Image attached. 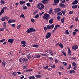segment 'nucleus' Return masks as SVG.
Wrapping results in <instances>:
<instances>
[{"instance_id":"obj_19","label":"nucleus","mask_w":79,"mask_h":79,"mask_svg":"<svg viewBox=\"0 0 79 79\" xmlns=\"http://www.w3.org/2000/svg\"><path fill=\"white\" fill-rule=\"evenodd\" d=\"M28 78L29 79H35V77L34 76L28 77Z\"/></svg>"},{"instance_id":"obj_39","label":"nucleus","mask_w":79,"mask_h":79,"mask_svg":"<svg viewBox=\"0 0 79 79\" xmlns=\"http://www.w3.org/2000/svg\"><path fill=\"white\" fill-rule=\"evenodd\" d=\"M72 65L73 66H76V63L75 62H73L72 63Z\"/></svg>"},{"instance_id":"obj_56","label":"nucleus","mask_w":79,"mask_h":79,"mask_svg":"<svg viewBox=\"0 0 79 79\" xmlns=\"http://www.w3.org/2000/svg\"><path fill=\"white\" fill-rule=\"evenodd\" d=\"M57 27L56 25H55L54 27V30H55V31H56V30L57 29Z\"/></svg>"},{"instance_id":"obj_12","label":"nucleus","mask_w":79,"mask_h":79,"mask_svg":"<svg viewBox=\"0 0 79 79\" xmlns=\"http://www.w3.org/2000/svg\"><path fill=\"white\" fill-rule=\"evenodd\" d=\"M19 3L21 5H22L24 4V3H26V2L23 0L19 2Z\"/></svg>"},{"instance_id":"obj_5","label":"nucleus","mask_w":79,"mask_h":79,"mask_svg":"<svg viewBox=\"0 0 79 79\" xmlns=\"http://www.w3.org/2000/svg\"><path fill=\"white\" fill-rule=\"evenodd\" d=\"M6 22H5L3 23V27L4 28H2L0 29V31H4V29H6Z\"/></svg>"},{"instance_id":"obj_13","label":"nucleus","mask_w":79,"mask_h":79,"mask_svg":"<svg viewBox=\"0 0 79 79\" xmlns=\"http://www.w3.org/2000/svg\"><path fill=\"white\" fill-rule=\"evenodd\" d=\"M77 3H78V1L76 0L74 1L72 3L73 5H76V4H77Z\"/></svg>"},{"instance_id":"obj_1","label":"nucleus","mask_w":79,"mask_h":79,"mask_svg":"<svg viewBox=\"0 0 79 79\" xmlns=\"http://www.w3.org/2000/svg\"><path fill=\"white\" fill-rule=\"evenodd\" d=\"M37 8L40 10H42L45 8V6L42 3H39L37 5Z\"/></svg>"},{"instance_id":"obj_2","label":"nucleus","mask_w":79,"mask_h":79,"mask_svg":"<svg viewBox=\"0 0 79 79\" xmlns=\"http://www.w3.org/2000/svg\"><path fill=\"white\" fill-rule=\"evenodd\" d=\"M50 16L49 14H47V13H45L44 15L43 18L44 19H45L46 21H48V19H49V17H50Z\"/></svg>"},{"instance_id":"obj_24","label":"nucleus","mask_w":79,"mask_h":79,"mask_svg":"<svg viewBox=\"0 0 79 79\" xmlns=\"http://www.w3.org/2000/svg\"><path fill=\"white\" fill-rule=\"evenodd\" d=\"M59 46L60 47V48H63L64 47L63 45V44L61 43H60L59 44Z\"/></svg>"},{"instance_id":"obj_47","label":"nucleus","mask_w":79,"mask_h":79,"mask_svg":"<svg viewBox=\"0 0 79 79\" xmlns=\"http://www.w3.org/2000/svg\"><path fill=\"white\" fill-rule=\"evenodd\" d=\"M65 33L66 34H69V31H68V30H67L65 31Z\"/></svg>"},{"instance_id":"obj_33","label":"nucleus","mask_w":79,"mask_h":79,"mask_svg":"<svg viewBox=\"0 0 79 79\" xmlns=\"http://www.w3.org/2000/svg\"><path fill=\"white\" fill-rule=\"evenodd\" d=\"M21 26V24L18 25V26L17 27V29H19Z\"/></svg>"},{"instance_id":"obj_46","label":"nucleus","mask_w":79,"mask_h":79,"mask_svg":"<svg viewBox=\"0 0 79 79\" xmlns=\"http://www.w3.org/2000/svg\"><path fill=\"white\" fill-rule=\"evenodd\" d=\"M63 64L64 66H67V63L64 62H63Z\"/></svg>"},{"instance_id":"obj_10","label":"nucleus","mask_w":79,"mask_h":79,"mask_svg":"<svg viewBox=\"0 0 79 79\" xmlns=\"http://www.w3.org/2000/svg\"><path fill=\"white\" fill-rule=\"evenodd\" d=\"M68 55L69 56H70V55H71V50L70 49V48H68Z\"/></svg>"},{"instance_id":"obj_41","label":"nucleus","mask_w":79,"mask_h":79,"mask_svg":"<svg viewBox=\"0 0 79 79\" xmlns=\"http://www.w3.org/2000/svg\"><path fill=\"white\" fill-rule=\"evenodd\" d=\"M5 40V39H3L0 40V43H1L2 42H3Z\"/></svg>"},{"instance_id":"obj_61","label":"nucleus","mask_w":79,"mask_h":79,"mask_svg":"<svg viewBox=\"0 0 79 79\" xmlns=\"http://www.w3.org/2000/svg\"><path fill=\"white\" fill-rule=\"evenodd\" d=\"M73 11H70L69 13V14H73Z\"/></svg>"},{"instance_id":"obj_43","label":"nucleus","mask_w":79,"mask_h":79,"mask_svg":"<svg viewBox=\"0 0 79 79\" xmlns=\"http://www.w3.org/2000/svg\"><path fill=\"white\" fill-rule=\"evenodd\" d=\"M21 43L22 44H26V42L24 41H22L21 42Z\"/></svg>"},{"instance_id":"obj_29","label":"nucleus","mask_w":79,"mask_h":79,"mask_svg":"<svg viewBox=\"0 0 79 79\" xmlns=\"http://www.w3.org/2000/svg\"><path fill=\"white\" fill-rule=\"evenodd\" d=\"M22 60L23 62H24V61H27L28 60L26 59L25 58H23L22 59Z\"/></svg>"},{"instance_id":"obj_8","label":"nucleus","mask_w":79,"mask_h":79,"mask_svg":"<svg viewBox=\"0 0 79 79\" xmlns=\"http://www.w3.org/2000/svg\"><path fill=\"white\" fill-rule=\"evenodd\" d=\"M14 41V39H9L8 40V42H10V43H11V44H13V43Z\"/></svg>"},{"instance_id":"obj_36","label":"nucleus","mask_w":79,"mask_h":79,"mask_svg":"<svg viewBox=\"0 0 79 79\" xmlns=\"http://www.w3.org/2000/svg\"><path fill=\"white\" fill-rule=\"evenodd\" d=\"M39 17V14L36 15L35 16V18L36 19H37Z\"/></svg>"},{"instance_id":"obj_50","label":"nucleus","mask_w":79,"mask_h":79,"mask_svg":"<svg viewBox=\"0 0 79 79\" xmlns=\"http://www.w3.org/2000/svg\"><path fill=\"white\" fill-rule=\"evenodd\" d=\"M41 55H42V56H46V55H47V54H42V53H40V54Z\"/></svg>"},{"instance_id":"obj_14","label":"nucleus","mask_w":79,"mask_h":79,"mask_svg":"<svg viewBox=\"0 0 79 79\" xmlns=\"http://www.w3.org/2000/svg\"><path fill=\"white\" fill-rule=\"evenodd\" d=\"M2 66H5V65H6V63H5V61H3L2 62Z\"/></svg>"},{"instance_id":"obj_37","label":"nucleus","mask_w":79,"mask_h":79,"mask_svg":"<svg viewBox=\"0 0 79 79\" xmlns=\"http://www.w3.org/2000/svg\"><path fill=\"white\" fill-rule=\"evenodd\" d=\"M61 22L62 23H64V19L63 18V19H61Z\"/></svg>"},{"instance_id":"obj_3","label":"nucleus","mask_w":79,"mask_h":79,"mask_svg":"<svg viewBox=\"0 0 79 79\" xmlns=\"http://www.w3.org/2000/svg\"><path fill=\"white\" fill-rule=\"evenodd\" d=\"M35 29H34L33 28H30L28 29L27 31V33H31V32H35Z\"/></svg>"},{"instance_id":"obj_32","label":"nucleus","mask_w":79,"mask_h":79,"mask_svg":"<svg viewBox=\"0 0 79 79\" xmlns=\"http://www.w3.org/2000/svg\"><path fill=\"white\" fill-rule=\"evenodd\" d=\"M54 24H52L51 25H50V27H51V29H53L54 27Z\"/></svg>"},{"instance_id":"obj_58","label":"nucleus","mask_w":79,"mask_h":79,"mask_svg":"<svg viewBox=\"0 0 79 79\" xmlns=\"http://www.w3.org/2000/svg\"><path fill=\"white\" fill-rule=\"evenodd\" d=\"M73 35H75L76 34V32L75 31H74L73 33Z\"/></svg>"},{"instance_id":"obj_4","label":"nucleus","mask_w":79,"mask_h":79,"mask_svg":"<svg viewBox=\"0 0 79 79\" xmlns=\"http://www.w3.org/2000/svg\"><path fill=\"white\" fill-rule=\"evenodd\" d=\"M51 35H52V33L50 32H48L46 35V37L47 39H49L51 37Z\"/></svg>"},{"instance_id":"obj_60","label":"nucleus","mask_w":79,"mask_h":79,"mask_svg":"<svg viewBox=\"0 0 79 79\" xmlns=\"http://www.w3.org/2000/svg\"><path fill=\"white\" fill-rule=\"evenodd\" d=\"M57 19L58 20H60V19H61V17H60V16H58L57 17Z\"/></svg>"},{"instance_id":"obj_62","label":"nucleus","mask_w":79,"mask_h":79,"mask_svg":"<svg viewBox=\"0 0 79 79\" xmlns=\"http://www.w3.org/2000/svg\"><path fill=\"white\" fill-rule=\"evenodd\" d=\"M20 17H22V18H24V15L23 14H22L20 15Z\"/></svg>"},{"instance_id":"obj_30","label":"nucleus","mask_w":79,"mask_h":79,"mask_svg":"<svg viewBox=\"0 0 79 79\" xmlns=\"http://www.w3.org/2000/svg\"><path fill=\"white\" fill-rule=\"evenodd\" d=\"M71 68V64H70L68 67V68H67V69H70Z\"/></svg>"},{"instance_id":"obj_9","label":"nucleus","mask_w":79,"mask_h":79,"mask_svg":"<svg viewBox=\"0 0 79 79\" xmlns=\"http://www.w3.org/2000/svg\"><path fill=\"white\" fill-rule=\"evenodd\" d=\"M72 48L73 50H77L78 48V46L77 45H75L73 46Z\"/></svg>"},{"instance_id":"obj_34","label":"nucleus","mask_w":79,"mask_h":79,"mask_svg":"<svg viewBox=\"0 0 79 79\" xmlns=\"http://www.w3.org/2000/svg\"><path fill=\"white\" fill-rule=\"evenodd\" d=\"M47 29H51V28L50 27V25H49L47 26Z\"/></svg>"},{"instance_id":"obj_15","label":"nucleus","mask_w":79,"mask_h":79,"mask_svg":"<svg viewBox=\"0 0 79 79\" xmlns=\"http://www.w3.org/2000/svg\"><path fill=\"white\" fill-rule=\"evenodd\" d=\"M77 5L73 6H72V8H73V9H76V8H77Z\"/></svg>"},{"instance_id":"obj_42","label":"nucleus","mask_w":79,"mask_h":79,"mask_svg":"<svg viewBox=\"0 0 79 79\" xmlns=\"http://www.w3.org/2000/svg\"><path fill=\"white\" fill-rule=\"evenodd\" d=\"M12 23V22L11 21V19H10V20H9L8 21V23L9 24H11Z\"/></svg>"},{"instance_id":"obj_23","label":"nucleus","mask_w":79,"mask_h":79,"mask_svg":"<svg viewBox=\"0 0 79 79\" xmlns=\"http://www.w3.org/2000/svg\"><path fill=\"white\" fill-rule=\"evenodd\" d=\"M1 20L2 21H5V17H2V19H1Z\"/></svg>"},{"instance_id":"obj_26","label":"nucleus","mask_w":79,"mask_h":79,"mask_svg":"<svg viewBox=\"0 0 79 79\" xmlns=\"http://www.w3.org/2000/svg\"><path fill=\"white\" fill-rule=\"evenodd\" d=\"M57 14L58 16H60V15H62V13L61 12H57Z\"/></svg>"},{"instance_id":"obj_53","label":"nucleus","mask_w":79,"mask_h":79,"mask_svg":"<svg viewBox=\"0 0 79 79\" xmlns=\"http://www.w3.org/2000/svg\"><path fill=\"white\" fill-rule=\"evenodd\" d=\"M75 20L76 21V22L79 21V19H78V18L77 17H76L75 19Z\"/></svg>"},{"instance_id":"obj_28","label":"nucleus","mask_w":79,"mask_h":79,"mask_svg":"<svg viewBox=\"0 0 79 79\" xmlns=\"http://www.w3.org/2000/svg\"><path fill=\"white\" fill-rule=\"evenodd\" d=\"M70 73H75V71L73 70H70L69 71Z\"/></svg>"},{"instance_id":"obj_45","label":"nucleus","mask_w":79,"mask_h":79,"mask_svg":"<svg viewBox=\"0 0 79 79\" xmlns=\"http://www.w3.org/2000/svg\"><path fill=\"white\" fill-rule=\"evenodd\" d=\"M11 21H12V23H15V22H16V19H11Z\"/></svg>"},{"instance_id":"obj_6","label":"nucleus","mask_w":79,"mask_h":79,"mask_svg":"<svg viewBox=\"0 0 79 79\" xmlns=\"http://www.w3.org/2000/svg\"><path fill=\"white\" fill-rule=\"evenodd\" d=\"M54 12L55 13H58L59 12V11H61V9L59 8H56L54 9Z\"/></svg>"},{"instance_id":"obj_35","label":"nucleus","mask_w":79,"mask_h":79,"mask_svg":"<svg viewBox=\"0 0 79 79\" xmlns=\"http://www.w3.org/2000/svg\"><path fill=\"white\" fill-rule=\"evenodd\" d=\"M62 53L63 54V55H64V56H66V53L64 52V51L62 52Z\"/></svg>"},{"instance_id":"obj_57","label":"nucleus","mask_w":79,"mask_h":79,"mask_svg":"<svg viewBox=\"0 0 79 79\" xmlns=\"http://www.w3.org/2000/svg\"><path fill=\"white\" fill-rule=\"evenodd\" d=\"M51 68H55V65H53L52 66H51Z\"/></svg>"},{"instance_id":"obj_54","label":"nucleus","mask_w":79,"mask_h":79,"mask_svg":"<svg viewBox=\"0 0 79 79\" xmlns=\"http://www.w3.org/2000/svg\"><path fill=\"white\" fill-rule=\"evenodd\" d=\"M32 71V69H28L26 71V72H27V71H29V72H30V71Z\"/></svg>"},{"instance_id":"obj_27","label":"nucleus","mask_w":79,"mask_h":79,"mask_svg":"<svg viewBox=\"0 0 79 79\" xmlns=\"http://www.w3.org/2000/svg\"><path fill=\"white\" fill-rule=\"evenodd\" d=\"M61 12L62 13L63 15H64L66 14V10H65L64 11H63V10H62Z\"/></svg>"},{"instance_id":"obj_49","label":"nucleus","mask_w":79,"mask_h":79,"mask_svg":"<svg viewBox=\"0 0 79 79\" xmlns=\"http://www.w3.org/2000/svg\"><path fill=\"white\" fill-rule=\"evenodd\" d=\"M23 10H26L27 9V6H25V7H23Z\"/></svg>"},{"instance_id":"obj_20","label":"nucleus","mask_w":79,"mask_h":79,"mask_svg":"<svg viewBox=\"0 0 79 79\" xmlns=\"http://www.w3.org/2000/svg\"><path fill=\"white\" fill-rule=\"evenodd\" d=\"M32 47H35V48H38L39 47V46L37 44H34L33 45Z\"/></svg>"},{"instance_id":"obj_51","label":"nucleus","mask_w":79,"mask_h":79,"mask_svg":"<svg viewBox=\"0 0 79 79\" xmlns=\"http://www.w3.org/2000/svg\"><path fill=\"white\" fill-rule=\"evenodd\" d=\"M48 58H49L50 60L52 61L53 60V58H52V57H49Z\"/></svg>"},{"instance_id":"obj_63","label":"nucleus","mask_w":79,"mask_h":79,"mask_svg":"<svg viewBox=\"0 0 79 79\" xmlns=\"http://www.w3.org/2000/svg\"><path fill=\"white\" fill-rule=\"evenodd\" d=\"M73 27H74V26L73 25H71L69 27V28L70 29H72V28Z\"/></svg>"},{"instance_id":"obj_25","label":"nucleus","mask_w":79,"mask_h":79,"mask_svg":"<svg viewBox=\"0 0 79 79\" xmlns=\"http://www.w3.org/2000/svg\"><path fill=\"white\" fill-rule=\"evenodd\" d=\"M1 4L2 5H4V4L5 3V1L2 0L1 1Z\"/></svg>"},{"instance_id":"obj_22","label":"nucleus","mask_w":79,"mask_h":79,"mask_svg":"<svg viewBox=\"0 0 79 79\" xmlns=\"http://www.w3.org/2000/svg\"><path fill=\"white\" fill-rule=\"evenodd\" d=\"M5 11L4 9H3L1 10V12H0V15H1L2 14V13H3Z\"/></svg>"},{"instance_id":"obj_21","label":"nucleus","mask_w":79,"mask_h":79,"mask_svg":"<svg viewBox=\"0 0 79 79\" xmlns=\"http://www.w3.org/2000/svg\"><path fill=\"white\" fill-rule=\"evenodd\" d=\"M54 2L55 3H59V2H60V0H54Z\"/></svg>"},{"instance_id":"obj_48","label":"nucleus","mask_w":79,"mask_h":79,"mask_svg":"<svg viewBox=\"0 0 79 79\" xmlns=\"http://www.w3.org/2000/svg\"><path fill=\"white\" fill-rule=\"evenodd\" d=\"M31 21L32 23H34L35 22V20L33 19H31Z\"/></svg>"},{"instance_id":"obj_59","label":"nucleus","mask_w":79,"mask_h":79,"mask_svg":"<svg viewBox=\"0 0 79 79\" xmlns=\"http://www.w3.org/2000/svg\"><path fill=\"white\" fill-rule=\"evenodd\" d=\"M37 13V10H35L34 13H33V15H35L36 13Z\"/></svg>"},{"instance_id":"obj_16","label":"nucleus","mask_w":79,"mask_h":79,"mask_svg":"<svg viewBox=\"0 0 79 79\" xmlns=\"http://www.w3.org/2000/svg\"><path fill=\"white\" fill-rule=\"evenodd\" d=\"M53 19H50L49 21V23L50 24H53Z\"/></svg>"},{"instance_id":"obj_38","label":"nucleus","mask_w":79,"mask_h":79,"mask_svg":"<svg viewBox=\"0 0 79 79\" xmlns=\"http://www.w3.org/2000/svg\"><path fill=\"white\" fill-rule=\"evenodd\" d=\"M12 75L13 76H16V72H13L12 73Z\"/></svg>"},{"instance_id":"obj_7","label":"nucleus","mask_w":79,"mask_h":79,"mask_svg":"<svg viewBox=\"0 0 79 79\" xmlns=\"http://www.w3.org/2000/svg\"><path fill=\"white\" fill-rule=\"evenodd\" d=\"M47 1H48V0H43L41 1V2L42 3L46 5L47 4H48V2Z\"/></svg>"},{"instance_id":"obj_52","label":"nucleus","mask_w":79,"mask_h":79,"mask_svg":"<svg viewBox=\"0 0 79 79\" xmlns=\"http://www.w3.org/2000/svg\"><path fill=\"white\" fill-rule=\"evenodd\" d=\"M59 68L61 69H64V68H63V66H60L59 67Z\"/></svg>"},{"instance_id":"obj_55","label":"nucleus","mask_w":79,"mask_h":79,"mask_svg":"<svg viewBox=\"0 0 79 79\" xmlns=\"http://www.w3.org/2000/svg\"><path fill=\"white\" fill-rule=\"evenodd\" d=\"M4 17L5 18V19H6L7 20H8V19H9V18L8 17L6 16Z\"/></svg>"},{"instance_id":"obj_64","label":"nucleus","mask_w":79,"mask_h":79,"mask_svg":"<svg viewBox=\"0 0 79 79\" xmlns=\"http://www.w3.org/2000/svg\"><path fill=\"white\" fill-rule=\"evenodd\" d=\"M44 29L45 31H47V27H44Z\"/></svg>"},{"instance_id":"obj_17","label":"nucleus","mask_w":79,"mask_h":79,"mask_svg":"<svg viewBox=\"0 0 79 79\" xmlns=\"http://www.w3.org/2000/svg\"><path fill=\"white\" fill-rule=\"evenodd\" d=\"M35 58H40V55L39 54H36L35 55Z\"/></svg>"},{"instance_id":"obj_44","label":"nucleus","mask_w":79,"mask_h":79,"mask_svg":"<svg viewBox=\"0 0 79 79\" xmlns=\"http://www.w3.org/2000/svg\"><path fill=\"white\" fill-rule=\"evenodd\" d=\"M48 66L47 65L46 67H44V69H48Z\"/></svg>"},{"instance_id":"obj_11","label":"nucleus","mask_w":79,"mask_h":79,"mask_svg":"<svg viewBox=\"0 0 79 79\" xmlns=\"http://www.w3.org/2000/svg\"><path fill=\"white\" fill-rule=\"evenodd\" d=\"M60 6L62 7V8H64L66 6V5H64V4L60 3L59 5Z\"/></svg>"},{"instance_id":"obj_31","label":"nucleus","mask_w":79,"mask_h":79,"mask_svg":"<svg viewBox=\"0 0 79 79\" xmlns=\"http://www.w3.org/2000/svg\"><path fill=\"white\" fill-rule=\"evenodd\" d=\"M26 5L27 6H28V7H29L31 6V3L28 2L26 4Z\"/></svg>"},{"instance_id":"obj_18","label":"nucleus","mask_w":79,"mask_h":79,"mask_svg":"<svg viewBox=\"0 0 79 79\" xmlns=\"http://www.w3.org/2000/svg\"><path fill=\"white\" fill-rule=\"evenodd\" d=\"M35 77L36 78H40L41 77V75H36L35 76Z\"/></svg>"},{"instance_id":"obj_40","label":"nucleus","mask_w":79,"mask_h":79,"mask_svg":"<svg viewBox=\"0 0 79 79\" xmlns=\"http://www.w3.org/2000/svg\"><path fill=\"white\" fill-rule=\"evenodd\" d=\"M11 26L13 27H16V24H11Z\"/></svg>"}]
</instances>
